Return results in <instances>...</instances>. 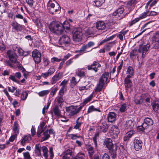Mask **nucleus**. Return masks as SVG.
I'll use <instances>...</instances> for the list:
<instances>
[{"label": "nucleus", "instance_id": "f3484780", "mask_svg": "<svg viewBox=\"0 0 159 159\" xmlns=\"http://www.w3.org/2000/svg\"><path fill=\"white\" fill-rule=\"evenodd\" d=\"M107 119L109 122H112L116 120V115L113 112H110L107 116Z\"/></svg>", "mask_w": 159, "mask_h": 159}, {"label": "nucleus", "instance_id": "0e129e2a", "mask_svg": "<svg viewBox=\"0 0 159 159\" xmlns=\"http://www.w3.org/2000/svg\"><path fill=\"white\" fill-rule=\"evenodd\" d=\"M49 151L50 153V159H52L54 156V153L53 152V148L52 147H51L49 148Z\"/></svg>", "mask_w": 159, "mask_h": 159}, {"label": "nucleus", "instance_id": "412c9836", "mask_svg": "<svg viewBox=\"0 0 159 159\" xmlns=\"http://www.w3.org/2000/svg\"><path fill=\"white\" fill-rule=\"evenodd\" d=\"M125 10L124 8L123 7H120L117 9L113 14V16H116L117 15L119 16L122 14Z\"/></svg>", "mask_w": 159, "mask_h": 159}, {"label": "nucleus", "instance_id": "37998d69", "mask_svg": "<svg viewBox=\"0 0 159 159\" xmlns=\"http://www.w3.org/2000/svg\"><path fill=\"white\" fill-rule=\"evenodd\" d=\"M84 153H79L73 159H84Z\"/></svg>", "mask_w": 159, "mask_h": 159}, {"label": "nucleus", "instance_id": "393cba45", "mask_svg": "<svg viewBox=\"0 0 159 159\" xmlns=\"http://www.w3.org/2000/svg\"><path fill=\"white\" fill-rule=\"evenodd\" d=\"M61 78L60 76V73L55 75L52 79L51 83L53 84L55 83L58 80Z\"/></svg>", "mask_w": 159, "mask_h": 159}, {"label": "nucleus", "instance_id": "72a5a7b5", "mask_svg": "<svg viewBox=\"0 0 159 159\" xmlns=\"http://www.w3.org/2000/svg\"><path fill=\"white\" fill-rule=\"evenodd\" d=\"M12 25L13 28L16 30H19L21 28L20 25L18 24L16 22H13L12 24Z\"/></svg>", "mask_w": 159, "mask_h": 159}, {"label": "nucleus", "instance_id": "c756f323", "mask_svg": "<svg viewBox=\"0 0 159 159\" xmlns=\"http://www.w3.org/2000/svg\"><path fill=\"white\" fill-rule=\"evenodd\" d=\"M127 72L129 73V75H128L126 77L131 78L133 75L134 73L133 69L132 67L130 66H129L127 69Z\"/></svg>", "mask_w": 159, "mask_h": 159}, {"label": "nucleus", "instance_id": "09e8293b", "mask_svg": "<svg viewBox=\"0 0 159 159\" xmlns=\"http://www.w3.org/2000/svg\"><path fill=\"white\" fill-rule=\"evenodd\" d=\"M61 61V59H59L56 57H53L51 58V61L52 63H54L55 62H59Z\"/></svg>", "mask_w": 159, "mask_h": 159}, {"label": "nucleus", "instance_id": "b1692460", "mask_svg": "<svg viewBox=\"0 0 159 159\" xmlns=\"http://www.w3.org/2000/svg\"><path fill=\"white\" fill-rule=\"evenodd\" d=\"M134 131L133 130L130 131L128 132L126 135L124 137V140L125 141H127L129 140L130 138L134 134Z\"/></svg>", "mask_w": 159, "mask_h": 159}, {"label": "nucleus", "instance_id": "e433bc0d", "mask_svg": "<svg viewBox=\"0 0 159 159\" xmlns=\"http://www.w3.org/2000/svg\"><path fill=\"white\" fill-rule=\"evenodd\" d=\"M94 34V32L92 30V29H89L85 30V34L86 36H90L91 35Z\"/></svg>", "mask_w": 159, "mask_h": 159}, {"label": "nucleus", "instance_id": "ddd939ff", "mask_svg": "<svg viewBox=\"0 0 159 159\" xmlns=\"http://www.w3.org/2000/svg\"><path fill=\"white\" fill-rule=\"evenodd\" d=\"M66 110L69 115L73 116L77 114L76 107L74 106H71L66 107Z\"/></svg>", "mask_w": 159, "mask_h": 159}, {"label": "nucleus", "instance_id": "2f4dec72", "mask_svg": "<svg viewBox=\"0 0 159 159\" xmlns=\"http://www.w3.org/2000/svg\"><path fill=\"white\" fill-rule=\"evenodd\" d=\"M101 130L104 132L107 131L108 129V125L106 122L103 123L100 126Z\"/></svg>", "mask_w": 159, "mask_h": 159}, {"label": "nucleus", "instance_id": "39448f33", "mask_svg": "<svg viewBox=\"0 0 159 159\" xmlns=\"http://www.w3.org/2000/svg\"><path fill=\"white\" fill-rule=\"evenodd\" d=\"M32 56L36 64H38L41 62V54L38 50L34 49L32 52Z\"/></svg>", "mask_w": 159, "mask_h": 159}, {"label": "nucleus", "instance_id": "20e7f679", "mask_svg": "<svg viewBox=\"0 0 159 159\" xmlns=\"http://www.w3.org/2000/svg\"><path fill=\"white\" fill-rule=\"evenodd\" d=\"M109 73L107 72L104 73L100 78L98 84L95 90V92H99L101 91L104 84L109 77Z\"/></svg>", "mask_w": 159, "mask_h": 159}, {"label": "nucleus", "instance_id": "2eb2a0df", "mask_svg": "<svg viewBox=\"0 0 159 159\" xmlns=\"http://www.w3.org/2000/svg\"><path fill=\"white\" fill-rule=\"evenodd\" d=\"M62 155L63 157L72 158L73 154L71 150L68 149L63 152Z\"/></svg>", "mask_w": 159, "mask_h": 159}, {"label": "nucleus", "instance_id": "1a4fd4ad", "mask_svg": "<svg viewBox=\"0 0 159 159\" xmlns=\"http://www.w3.org/2000/svg\"><path fill=\"white\" fill-rule=\"evenodd\" d=\"M130 77H126L124 81V84L126 92L129 89L131 88L133 86V83Z\"/></svg>", "mask_w": 159, "mask_h": 159}, {"label": "nucleus", "instance_id": "a878e982", "mask_svg": "<svg viewBox=\"0 0 159 159\" xmlns=\"http://www.w3.org/2000/svg\"><path fill=\"white\" fill-rule=\"evenodd\" d=\"M125 125L126 129L132 128L134 126L133 121L131 120L126 121Z\"/></svg>", "mask_w": 159, "mask_h": 159}, {"label": "nucleus", "instance_id": "864d4df0", "mask_svg": "<svg viewBox=\"0 0 159 159\" xmlns=\"http://www.w3.org/2000/svg\"><path fill=\"white\" fill-rule=\"evenodd\" d=\"M68 136L70 137L72 139H76L77 138H81L82 139V137L81 136H77L76 134H71L68 135Z\"/></svg>", "mask_w": 159, "mask_h": 159}, {"label": "nucleus", "instance_id": "c85d7f7f", "mask_svg": "<svg viewBox=\"0 0 159 159\" xmlns=\"http://www.w3.org/2000/svg\"><path fill=\"white\" fill-rule=\"evenodd\" d=\"M42 149L43 152V156L46 159H47L48 156V148L46 146H43L42 147Z\"/></svg>", "mask_w": 159, "mask_h": 159}, {"label": "nucleus", "instance_id": "423d86ee", "mask_svg": "<svg viewBox=\"0 0 159 159\" xmlns=\"http://www.w3.org/2000/svg\"><path fill=\"white\" fill-rule=\"evenodd\" d=\"M149 47L150 45L148 44L145 45L141 44L139 46L138 51L139 53H142V57L143 58H144L145 56Z\"/></svg>", "mask_w": 159, "mask_h": 159}, {"label": "nucleus", "instance_id": "9d476101", "mask_svg": "<svg viewBox=\"0 0 159 159\" xmlns=\"http://www.w3.org/2000/svg\"><path fill=\"white\" fill-rule=\"evenodd\" d=\"M7 56L10 60L12 63L16 62L17 56L16 54L11 50H8L7 52Z\"/></svg>", "mask_w": 159, "mask_h": 159}, {"label": "nucleus", "instance_id": "4d7b16f0", "mask_svg": "<svg viewBox=\"0 0 159 159\" xmlns=\"http://www.w3.org/2000/svg\"><path fill=\"white\" fill-rule=\"evenodd\" d=\"M119 133L118 129L116 127H114L113 130V133L115 135H117Z\"/></svg>", "mask_w": 159, "mask_h": 159}, {"label": "nucleus", "instance_id": "a18cd8bd", "mask_svg": "<svg viewBox=\"0 0 159 159\" xmlns=\"http://www.w3.org/2000/svg\"><path fill=\"white\" fill-rule=\"evenodd\" d=\"M28 95V93L26 91L23 92L21 95V98L22 100H25L27 98Z\"/></svg>", "mask_w": 159, "mask_h": 159}, {"label": "nucleus", "instance_id": "473e14b6", "mask_svg": "<svg viewBox=\"0 0 159 159\" xmlns=\"http://www.w3.org/2000/svg\"><path fill=\"white\" fill-rule=\"evenodd\" d=\"M153 109L156 112H158L159 110V101L157 102H155L152 105Z\"/></svg>", "mask_w": 159, "mask_h": 159}, {"label": "nucleus", "instance_id": "e2e57ef3", "mask_svg": "<svg viewBox=\"0 0 159 159\" xmlns=\"http://www.w3.org/2000/svg\"><path fill=\"white\" fill-rule=\"evenodd\" d=\"M65 89H66V88H65V87H62L61 88L60 90V91L59 92V94L61 96H62L63 95Z\"/></svg>", "mask_w": 159, "mask_h": 159}, {"label": "nucleus", "instance_id": "0eeeda50", "mask_svg": "<svg viewBox=\"0 0 159 159\" xmlns=\"http://www.w3.org/2000/svg\"><path fill=\"white\" fill-rule=\"evenodd\" d=\"M70 41V39L69 36L63 35L60 38L59 40V44L61 45L66 46L68 45Z\"/></svg>", "mask_w": 159, "mask_h": 159}, {"label": "nucleus", "instance_id": "f8f14e48", "mask_svg": "<svg viewBox=\"0 0 159 159\" xmlns=\"http://www.w3.org/2000/svg\"><path fill=\"white\" fill-rule=\"evenodd\" d=\"M101 67V65L97 62L94 61L91 65L88 66V69L89 70H94L95 72L98 71V68Z\"/></svg>", "mask_w": 159, "mask_h": 159}, {"label": "nucleus", "instance_id": "bb28decb", "mask_svg": "<svg viewBox=\"0 0 159 159\" xmlns=\"http://www.w3.org/2000/svg\"><path fill=\"white\" fill-rule=\"evenodd\" d=\"M13 129L16 134L19 133V126L17 121H15L12 127Z\"/></svg>", "mask_w": 159, "mask_h": 159}, {"label": "nucleus", "instance_id": "c03bdc74", "mask_svg": "<svg viewBox=\"0 0 159 159\" xmlns=\"http://www.w3.org/2000/svg\"><path fill=\"white\" fill-rule=\"evenodd\" d=\"M105 1L104 0H96L94 1L95 3L98 7L101 6L102 4L104 3Z\"/></svg>", "mask_w": 159, "mask_h": 159}, {"label": "nucleus", "instance_id": "13d9d810", "mask_svg": "<svg viewBox=\"0 0 159 159\" xmlns=\"http://www.w3.org/2000/svg\"><path fill=\"white\" fill-rule=\"evenodd\" d=\"M70 81V83L72 84H73L74 86L76 85L78 82V81H76L75 78L74 77H72Z\"/></svg>", "mask_w": 159, "mask_h": 159}, {"label": "nucleus", "instance_id": "6e6552de", "mask_svg": "<svg viewBox=\"0 0 159 159\" xmlns=\"http://www.w3.org/2000/svg\"><path fill=\"white\" fill-rule=\"evenodd\" d=\"M134 147L136 151L140 150L142 146L143 142L138 137H136L134 139L133 141Z\"/></svg>", "mask_w": 159, "mask_h": 159}, {"label": "nucleus", "instance_id": "6e6d98bb", "mask_svg": "<svg viewBox=\"0 0 159 159\" xmlns=\"http://www.w3.org/2000/svg\"><path fill=\"white\" fill-rule=\"evenodd\" d=\"M23 155L25 159H31L30 153L28 152L23 153Z\"/></svg>", "mask_w": 159, "mask_h": 159}, {"label": "nucleus", "instance_id": "4468645a", "mask_svg": "<svg viewBox=\"0 0 159 159\" xmlns=\"http://www.w3.org/2000/svg\"><path fill=\"white\" fill-rule=\"evenodd\" d=\"M57 3L56 1L54 0H50L48 3L47 7L48 10L49 11H52V8H54L55 5V4Z\"/></svg>", "mask_w": 159, "mask_h": 159}, {"label": "nucleus", "instance_id": "cd10ccee", "mask_svg": "<svg viewBox=\"0 0 159 159\" xmlns=\"http://www.w3.org/2000/svg\"><path fill=\"white\" fill-rule=\"evenodd\" d=\"M159 37V33L158 32H156L153 36V38L155 39V41L157 42L155 46V48L157 49L159 48V40L157 41L156 39Z\"/></svg>", "mask_w": 159, "mask_h": 159}, {"label": "nucleus", "instance_id": "f03ea898", "mask_svg": "<svg viewBox=\"0 0 159 159\" xmlns=\"http://www.w3.org/2000/svg\"><path fill=\"white\" fill-rule=\"evenodd\" d=\"M49 28L51 32L58 34H60L63 32L62 24L59 22L53 21L49 25Z\"/></svg>", "mask_w": 159, "mask_h": 159}, {"label": "nucleus", "instance_id": "a211bd4d", "mask_svg": "<svg viewBox=\"0 0 159 159\" xmlns=\"http://www.w3.org/2000/svg\"><path fill=\"white\" fill-rule=\"evenodd\" d=\"M61 7L57 3L55 6L52 8V11H49V13L52 14H56V13H59L60 11Z\"/></svg>", "mask_w": 159, "mask_h": 159}, {"label": "nucleus", "instance_id": "aec40b11", "mask_svg": "<svg viewBox=\"0 0 159 159\" xmlns=\"http://www.w3.org/2000/svg\"><path fill=\"white\" fill-rule=\"evenodd\" d=\"M53 111L54 115L58 117L61 116V111L59 109V107L57 105H55L53 108Z\"/></svg>", "mask_w": 159, "mask_h": 159}, {"label": "nucleus", "instance_id": "49530a36", "mask_svg": "<svg viewBox=\"0 0 159 159\" xmlns=\"http://www.w3.org/2000/svg\"><path fill=\"white\" fill-rule=\"evenodd\" d=\"M149 11H147L146 12H144V13L140 15L139 18L140 20L145 18L147 16V15L149 13Z\"/></svg>", "mask_w": 159, "mask_h": 159}, {"label": "nucleus", "instance_id": "603ef678", "mask_svg": "<svg viewBox=\"0 0 159 159\" xmlns=\"http://www.w3.org/2000/svg\"><path fill=\"white\" fill-rule=\"evenodd\" d=\"M28 137L27 136H25L22 139V140L21 141V144L24 146L25 143V142L28 140Z\"/></svg>", "mask_w": 159, "mask_h": 159}, {"label": "nucleus", "instance_id": "de8ad7c7", "mask_svg": "<svg viewBox=\"0 0 159 159\" xmlns=\"http://www.w3.org/2000/svg\"><path fill=\"white\" fill-rule=\"evenodd\" d=\"M112 43H110L105 45V49L107 51H109L112 47Z\"/></svg>", "mask_w": 159, "mask_h": 159}, {"label": "nucleus", "instance_id": "9b49d317", "mask_svg": "<svg viewBox=\"0 0 159 159\" xmlns=\"http://www.w3.org/2000/svg\"><path fill=\"white\" fill-rule=\"evenodd\" d=\"M153 124V121L151 118L146 117L144 119L143 126L144 128H148L149 126H152Z\"/></svg>", "mask_w": 159, "mask_h": 159}, {"label": "nucleus", "instance_id": "5701e85b", "mask_svg": "<svg viewBox=\"0 0 159 159\" xmlns=\"http://www.w3.org/2000/svg\"><path fill=\"white\" fill-rule=\"evenodd\" d=\"M40 148L41 146L39 144H36L35 148V152L38 156H40L41 155Z\"/></svg>", "mask_w": 159, "mask_h": 159}, {"label": "nucleus", "instance_id": "c9c22d12", "mask_svg": "<svg viewBox=\"0 0 159 159\" xmlns=\"http://www.w3.org/2000/svg\"><path fill=\"white\" fill-rule=\"evenodd\" d=\"M157 2L156 0H154L152 1V0H150L147 3L145 8L148 9V6L150 4V7H151L154 5Z\"/></svg>", "mask_w": 159, "mask_h": 159}, {"label": "nucleus", "instance_id": "7c9ffc66", "mask_svg": "<svg viewBox=\"0 0 159 159\" xmlns=\"http://www.w3.org/2000/svg\"><path fill=\"white\" fill-rule=\"evenodd\" d=\"M44 136L41 139V141H45L48 139L50 137V134H49L48 130H47L43 132Z\"/></svg>", "mask_w": 159, "mask_h": 159}, {"label": "nucleus", "instance_id": "69168bd1", "mask_svg": "<svg viewBox=\"0 0 159 159\" xmlns=\"http://www.w3.org/2000/svg\"><path fill=\"white\" fill-rule=\"evenodd\" d=\"M5 63L6 65L7 66H9L11 68L13 67V65L11 62L8 60H6L5 61Z\"/></svg>", "mask_w": 159, "mask_h": 159}, {"label": "nucleus", "instance_id": "a19ab883", "mask_svg": "<svg viewBox=\"0 0 159 159\" xmlns=\"http://www.w3.org/2000/svg\"><path fill=\"white\" fill-rule=\"evenodd\" d=\"M18 52L20 55L22 56H26L28 55L29 53L28 52H24L22 49H19L18 50Z\"/></svg>", "mask_w": 159, "mask_h": 159}, {"label": "nucleus", "instance_id": "6ab92c4d", "mask_svg": "<svg viewBox=\"0 0 159 159\" xmlns=\"http://www.w3.org/2000/svg\"><path fill=\"white\" fill-rule=\"evenodd\" d=\"M89 49L87 45L86 44H84L80 48V50L78 51L77 52L80 53V54H83L84 52H89V51H91L92 50L88 51L87 49Z\"/></svg>", "mask_w": 159, "mask_h": 159}, {"label": "nucleus", "instance_id": "ea45409f", "mask_svg": "<svg viewBox=\"0 0 159 159\" xmlns=\"http://www.w3.org/2000/svg\"><path fill=\"white\" fill-rule=\"evenodd\" d=\"M50 91L48 90H45L41 91L38 93V94L40 97H43L47 95L49 92Z\"/></svg>", "mask_w": 159, "mask_h": 159}, {"label": "nucleus", "instance_id": "dca6fc26", "mask_svg": "<svg viewBox=\"0 0 159 159\" xmlns=\"http://www.w3.org/2000/svg\"><path fill=\"white\" fill-rule=\"evenodd\" d=\"M96 28L99 30H104L106 27V25L103 21H98L96 23Z\"/></svg>", "mask_w": 159, "mask_h": 159}, {"label": "nucleus", "instance_id": "f704fd0d", "mask_svg": "<svg viewBox=\"0 0 159 159\" xmlns=\"http://www.w3.org/2000/svg\"><path fill=\"white\" fill-rule=\"evenodd\" d=\"M145 95V94H143L142 96H140L139 98H137L134 100V102L136 104H139L142 103L143 102L142 99V97H144Z\"/></svg>", "mask_w": 159, "mask_h": 159}, {"label": "nucleus", "instance_id": "3c124183", "mask_svg": "<svg viewBox=\"0 0 159 159\" xmlns=\"http://www.w3.org/2000/svg\"><path fill=\"white\" fill-rule=\"evenodd\" d=\"M93 97V94H92L86 98L83 102V103L85 104L89 102Z\"/></svg>", "mask_w": 159, "mask_h": 159}, {"label": "nucleus", "instance_id": "79ce46f5", "mask_svg": "<svg viewBox=\"0 0 159 159\" xmlns=\"http://www.w3.org/2000/svg\"><path fill=\"white\" fill-rule=\"evenodd\" d=\"M80 117H79L77 118L76 121V124L74 126V128L75 129H77L79 128L81 124H82V121L80 120V122L79 121V120H80Z\"/></svg>", "mask_w": 159, "mask_h": 159}, {"label": "nucleus", "instance_id": "bf43d9fd", "mask_svg": "<svg viewBox=\"0 0 159 159\" xmlns=\"http://www.w3.org/2000/svg\"><path fill=\"white\" fill-rule=\"evenodd\" d=\"M137 50L134 49L131 51L130 54V56L131 57L135 56L137 55Z\"/></svg>", "mask_w": 159, "mask_h": 159}, {"label": "nucleus", "instance_id": "4be33fe9", "mask_svg": "<svg viewBox=\"0 0 159 159\" xmlns=\"http://www.w3.org/2000/svg\"><path fill=\"white\" fill-rule=\"evenodd\" d=\"M137 1L136 0H129L128 2L127 5L128 7H131V9L129 11V13L131 9H134L135 7V5L136 4Z\"/></svg>", "mask_w": 159, "mask_h": 159}, {"label": "nucleus", "instance_id": "774afa93", "mask_svg": "<svg viewBox=\"0 0 159 159\" xmlns=\"http://www.w3.org/2000/svg\"><path fill=\"white\" fill-rule=\"evenodd\" d=\"M57 101L59 104H61L63 101V99L62 97H58L57 98Z\"/></svg>", "mask_w": 159, "mask_h": 159}, {"label": "nucleus", "instance_id": "7ed1b4c3", "mask_svg": "<svg viewBox=\"0 0 159 159\" xmlns=\"http://www.w3.org/2000/svg\"><path fill=\"white\" fill-rule=\"evenodd\" d=\"M82 29L80 27H74L72 31L73 40L75 42H80L82 39Z\"/></svg>", "mask_w": 159, "mask_h": 159}, {"label": "nucleus", "instance_id": "8fccbe9b", "mask_svg": "<svg viewBox=\"0 0 159 159\" xmlns=\"http://www.w3.org/2000/svg\"><path fill=\"white\" fill-rule=\"evenodd\" d=\"M99 134L98 133H96L95 134L93 138V140L95 146L96 147L97 146V138L99 137Z\"/></svg>", "mask_w": 159, "mask_h": 159}, {"label": "nucleus", "instance_id": "680f3d73", "mask_svg": "<svg viewBox=\"0 0 159 159\" xmlns=\"http://www.w3.org/2000/svg\"><path fill=\"white\" fill-rule=\"evenodd\" d=\"M55 70L54 68H50L47 72L50 75H52L55 72Z\"/></svg>", "mask_w": 159, "mask_h": 159}, {"label": "nucleus", "instance_id": "4c0bfd02", "mask_svg": "<svg viewBox=\"0 0 159 159\" xmlns=\"http://www.w3.org/2000/svg\"><path fill=\"white\" fill-rule=\"evenodd\" d=\"M98 111L99 112H100V109L98 108H95L93 106H90L88 109L87 113H89L90 112H91L92 111Z\"/></svg>", "mask_w": 159, "mask_h": 159}, {"label": "nucleus", "instance_id": "052dcab7", "mask_svg": "<svg viewBox=\"0 0 159 159\" xmlns=\"http://www.w3.org/2000/svg\"><path fill=\"white\" fill-rule=\"evenodd\" d=\"M27 3L30 6L32 7L33 6L34 1L33 0H26Z\"/></svg>", "mask_w": 159, "mask_h": 159}, {"label": "nucleus", "instance_id": "5fc2aeb1", "mask_svg": "<svg viewBox=\"0 0 159 159\" xmlns=\"http://www.w3.org/2000/svg\"><path fill=\"white\" fill-rule=\"evenodd\" d=\"M76 74L79 77L84 76V72L81 70H78L76 72Z\"/></svg>", "mask_w": 159, "mask_h": 159}, {"label": "nucleus", "instance_id": "f257e3e1", "mask_svg": "<svg viewBox=\"0 0 159 159\" xmlns=\"http://www.w3.org/2000/svg\"><path fill=\"white\" fill-rule=\"evenodd\" d=\"M104 144L107 148L113 159H115L116 157V152L117 149V144H113L112 141L110 138L105 139L104 142Z\"/></svg>", "mask_w": 159, "mask_h": 159}, {"label": "nucleus", "instance_id": "338daca9", "mask_svg": "<svg viewBox=\"0 0 159 159\" xmlns=\"http://www.w3.org/2000/svg\"><path fill=\"white\" fill-rule=\"evenodd\" d=\"M140 19L139 18H137L135 19L134 20H133L131 21V23L130 25V26H131L133 24H135V23L138 22L139 20Z\"/></svg>", "mask_w": 159, "mask_h": 159}, {"label": "nucleus", "instance_id": "58836bf2", "mask_svg": "<svg viewBox=\"0 0 159 159\" xmlns=\"http://www.w3.org/2000/svg\"><path fill=\"white\" fill-rule=\"evenodd\" d=\"M62 27L63 28V30L66 29V30H69L70 29V25L67 21H65L62 24Z\"/></svg>", "mask_w": 159, "mask_h": 159}]
</instances>
